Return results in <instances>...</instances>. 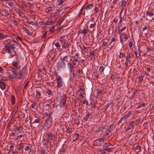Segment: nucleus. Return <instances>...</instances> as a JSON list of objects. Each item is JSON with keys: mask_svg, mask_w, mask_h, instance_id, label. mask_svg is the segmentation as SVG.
I'll return each instance as SVG.
<instances>
[{"mask_svg": "<svg viewBox=\"0 0 154 154\" xmlns=\"http://www.w3.org/2000/svg\"><path fill=\"white\" fill-rule=\"evenodd\" d=\"M134 53L136 54V56L137 57H139L140 55L141 51H139V52L137 53V52L135 51Z\"/></svg>", "mask_w": 154, "mask_h": 154, "instance_id": "nucleus-51", "label": "nucleus"}, {"mask_svg": "<svg viewBox=\"0 0 154 154\" xmlns=\"http://www.w3.org/2000/svg\"><path fill=\"white\" fill-rule=\"evenodd\" d=\"M5 85L4 82H3L1 84H0V88L3 90L5 88Z\"/></svg>", "mask_w": 154, "mask_h": 154, "instance_id": "nucleus-41", "label": "nucleus"}, {"mask_svg": "<svg viewBox=\"0 0 154 154\" xmlns=\"http://www.w3.org/2000/svg\"><path fill=\"white\" fill-rule=\"evenodd\" d=\"M96 50H94L91 51L88 55L89 58H90L91 59H94V57L95 56L96 54Z\"/></svg>", "mask_w": 154, "mask_h": 154, "instance_id": "nucleus-14", "label": "nucleus"}, {"mask_svg": "<svg viewBox=\"0 0 154 154\" xmlns=\"http://www.w3.org/2000/svg\"><path fill=\"white\" fill-rule=\"evenodd\" d=\"M99 11V9L98 7H96L95 9L94 13L98 12Z\"/></svg>", "mask_w": 154, "mask_h": 154, "instance_id": "nucleus-63", "label": "nucleus"}, {"mask_svg": "<svg viewBox=\"0 0 154 154\" xmlns=\"http://www.w3.org/2000/svg\"><path fill=\"white\" fill-rule=\"evenodd\" d=\"M24 150L26 153H29L31 150V147L28 146H26L25 147Z\"/></svg>", "mask_w": 154, "mask_h": 154, "instance_id": "nucleus-20", "label": "nucleus"}, {"mask_svg": "<svg viewBox=\"0 0 154 154\" xmlns=\"http://www.w3.org/2000/svg\"><path fill=\"white\" fill-rule=\"evenodd\" d=\"M93 4L88 5L86 6V9L87 10L93 8Z\"/></svg>", "mask_w": 154, "mask_h": 154, "instance_id": "nucleus-29", "label": "nucleus"}, {"mask_svg": "<svg viewBox=\"0 0 154 154\" xmlns=\"http://www.w3.org/2000/svg\"><path fill=\"white\" fill-rule=\"evenodd\" d=\"M128 1V0H123L121 4L122 7V8H123V9H125V10H126L125 9V5L127 2Z\"/></svg>", "mask_w": 154, "mask_h": 154, "instance_id": "nucleus-17", "label": "nucleus"}, {"mask_svg": "<svg viewBox=\"0 0 154 154\" xmlns=\"http://www.w3.org/2000/svg\"><path fill=\"white\" fill-rule=\"evenodd\" d=\"M140 146L139 145L135 147V149L137 150H138V152L141 151Z\"/></svg>", "mask_w": 154, "mask_h": 154, "instance_id": "nucleus-54", "label": "nucleus"}, {"mask_svg": "<svg viewBox=\"0 0 154 154\" xmlns=\"http://www.w3.org/2000/svg\"><path fill=\"white\" fill-rule=\"evenodd\" d=\"M90 116L88 113L85 116L83 117V120H84L85 122H86L88 120V119L90 117Z\"/></svg>", "mask_w": 154, "mask_h": 154, "instance_id": "nucleus-34", "label": "nucleus"}, {"mask_svg": "<svg viewBox=\"0 0 154 154\" xmlns=\"http://www.w3.org/2000/svg\"><path fill=\"white\" fill-rule=\"evenodd\" d=\"M125 57V54L123 53L122 52H120L119 57L120 59H121L122 61H123L124 60L123 59L122 57Z\"/></svg>", "mask_w": 154, "mask_h": 154, "instance_id": "nucleus-36", "label": "nucleus"}, {"mask_svg": "<svg viewBox=\"0 0 154 154\" xmlns=\"http://www.w3.org/2000/svg\"><path fill=\"white\" fill-rule=\"evenodd\" d=\"M126 10H125V14L123 15V17H120V19L121 20L120 21L119 23H121L122 21L125 18V19L126 18V17H125V16L126 15Z\"/></svg>", "mask_w": 154, "mask_h": 154, "instance_id": "nucleus-39", "label": "nucleus"}, {"mask_svg": "<svg viewBox=\"0 0 154 154\" xmlns=\"http://www.w3.org/2000/svg\"><path fill=\"white\" fill-rule=\"evenodd\" d=\"M106 152L104 150H99L97 151V154H106Z\"/></svg>", "mask_w": 154, "mask_h": 154, "instance_id": "nucleus-40", "label": "nucleus"}, {"mask_svg": "<svg viewBox=\"0 0 154 154\" xmlns=\"http://www.w3.org/2000/svg\"><path fill=\"white\" fill-rule=\"evenodd\" d=\"M131 114V112L130 111L128 112V113L124 116L125 121L128 119Z\"/></svg>", "mask_w": 154, "mask_h": 154, "instance_id": "nucleus-22", "label": "nucleus"}, {"mask_svg": "<svg viewBox=\"0 0 154 154\" xmlns=\"http://www.w3.org/2000/svg\"><path fill=\"white\" fill-rule=\"evenodd\" d=\"M105 68V67H104L103 65H101V64L100 65V67L99 70L101 74L102 73H103Z\"/></svg>", "mask_w": 154, "mask_h": 154, "instance_id": "nucleus-33", "label": "nucleus"}, {"mask_svg": "<svg viewBox=\"0 0 154 154\" xmlns=\"http://www.w3.org/2000/svg\"><path fill=\"white\" fill-rule=\"evenodd\" d=\"M16 128L17 131L18 133H21V131L22 130V127L20 126H17L16 127Z\"/></svg>", "mask_w": 154, "mask_h": 154, "instance_id": "nucleus-35", "label": "nucleus"}, {"mask_svg": "<svg viewBox=\"0 0 154 154\" xmlns=\"http://www.w3.org/2000/svg\"><path fill=\"white\" fill-rule=\"evenodd\" d=\"M18 146L19 147L18 148V149L19 150H20V149L23 148L24 146L23 143H21Z\"/></svg>", "mask_w": 154, "mask_h": 154, "instance_id": "nucleus-49", "label": "nucleus"}, {"mask_svg": "<svg viewBox=\"0 0 154 154\" xmlns=\"http://www.w3.org/2000/svg\"><path fill=\"white\" fill-rule=\"evenodd\" d=\"M6 3L10 6H11L13 5V3L10 0H7L6 1Z\"/></svg>", "mask_w": 154, "mask_h": 154, "instance_id": "nucleus-47", "label": "nucleus"}, {"mask_svg": "<svg viewBox=\"0 0 154 154\" xmlns=\"http://www.w3.org/2000/svg\"><path fill=\"white\" fill-rule=\"evenodd\" d=\"M50 132L48 133L47 134L48 139L51 140H54L56 137L55 134L54 129H51Z\"/></svg>", "mask_w": 154, "mask_h": 154, "instance_id": "nucleus-4", "label": "nucleus"}, {"mask_svg": "<svg viewBox=\"0 0 154 154\" xmlns=\"http://www.w3.org/2000/svg\"><path fill=\"white\" fill-rule=\"evenodd\" d=\"M66 66V64L64 62L60 61H58L57 64V69L59 71L64 69Z\"/></svg>", "mask_w": 154, "mask_h": 154, "instance_id": "nucleus-6", "label": "nucleus"}, {"mask_svg": "<svg viewBox=\"0 0 154 154\" xmlns=\"http://www.w3.org/2000/svg\"><path fill=\"white\" fill-rule=\"evenodd\" d=\"M46 93L48 95L50 96L51 95H53V94L52 93L51 91L50 90H48L46 92Z\"/></svg>", "mask_w": 154, "mask_h": 154, "instance_id": "nucleus-53", "label": "nucleus"}, {"mask_svg": "<svg viewBox=\"0 0 154 154\" xmlns=\"http://www.w3.org/2000/svg\"><path fill=\"white\" fill-rule=\"evenodd\" d=\"M4 38V36L3 34L2 33H0V40L3 39Z\"/></svg>", "mask_w": 154, "mask_h": 154, "instance_id": "nucleus-60", "label": "nucleus"}, {"mask_svg": "<svg viewBox=\"0 0 154 154\" xmlns=\"http://www.w3.org/2000/svg\"><path fill=\"white\" fill-rule=\"evenodd\" d=\"M12 64L14 67L12 68V72L14 77L18 79H22L26 74V68H23L22 69L18 71L20 69V67L18 65V62L16 61H13Z\"/></svg>", "mask_w": 154, "mask_h": 154, "instance_id": "nucleus-1", "label": "nucleus"}, {"mask_svg": "<svg viewBox=\"0 0 154 154\" xmlns=\"http://www.w3.org/2000/svg\"><path fill=\"white\" fill-rule=\"evenodd\" d=\"M41 121V119L40 117H36V118L33 122V123H38Z\"/></svg>", "mask_w": 154, "mask_h": 154, "instance_id": "nucleus-37", "label": "nucleus"}, {"mask_svg": "<svg viewBox=\"0 0 154 154\" xmlns=\"http://www.w3.org/2000/svg\"><path fill=\"white\" fill-rule=\"evenodd\" d=\"M104 126L103 125H100L99 127L97 128V130H96V132L97 133H98L100 131H102L103 129L104 128Z\"/></svg>", "mask_w": 154, "mask_h": 154, "instance_id": "nucleus-19", "label": "nucleus"}, {"mask_svg": "<svg viewBox=\"0 0 154 154\" xmlns=\"http://www.w3.org/2000/svg\"><path fill=\"white\" fill-rule=\"evenodd\" d=\"M61 98L62 100L59 103L60 106H63L64 105H65V104L66 103V95L63 94L61 97Z\"/></svg>", "mask_w": 154, "mask_h": 154, "instance_id": "nucleus-12", "label": "nucleus"}, {"mask_svg": "<svg viewBox=\"0 0 154 154\" xmlns=\"http://www.w3.org/2000/svg\"><path fill=\"white\" fill-rule=\"evenodd\" d=\"M16 13L20 17L24 18L25 19H27V17L24 14L22 11L21 9L19 8H16L15 9Z\"/></svg>", "mask_w": 154, "mask_h": 154, "instance_id": "nucleus-10", "label": "nucleus"}, {"mask_svg": "<svg viewBox=\"0 0 154 154\" xmlns=\"http://www.w3.org/2000/svg\"><path fill=\"white\" fill-rule=\"evenodd\" d=\"M15 97L14 96L12 95L11 96L10 101L12 105H14L15 103Z\"/></svg>", "mask_w": 154, "mask_h": 154, "instance_id": "nucleus-25", "label": "nucleus"}, {"mask_svg": "<svg viewBox=\"0 0 154 154\" xmlns=\"http://www.w3.org/2000/svg\"><path fill=\"white\" fill-rule=\"evenodd\" d=\"M108 40H107V41H103L102 42V47H103L104 49L108 47Z\"/></svg>", "mask_w": 154, "mask_h": 154, "instance_id": "nucleus-18", "label": "nucleus"}, {"mask_svg": "<svg viewBox=\"0 0 154 154\" xmlns=\"http://www.w3.org/2000/svg\"><path fill=\"white\" fill-rule=\"evenodd\" d=\"M120 26H118V30H117L116 31V32L117 33H119L120 32Z\"/></svg>", "mask_w": 154, "mask_h": 154, "instance_id": "nucleus-58", "label": "nucleus"}, {"mask_svg": "<svg viewBox=\"0 0 154 154\" xmlns=\"http://www.w3.org/2000/svg\"><path fill=\"white\" fill-rule=\"evenodd\" d=\"M24 31L28 35L29 34V31L28 29L25 28Z\"/></svg>", "mask_w": 154, "mask_h": 154, "instance_id": "nucleus-57", "label": "nucleus"}, {"mask_svg": "<svg viewBox=\"0 0 154 154\" xmlns=\"http://www.w3.org/2000/svg\"><path fill=\"white\" fill-rule=\"evenodd\" d=\"M88 31V29H87L84 28L83 30H80L78 31V33H83L85 35L87 34Z\"/></svg>", "mask_w": 154, "mask_h": 154, "instance_id": "nucleus-24", "label": "nucleus"}, {"mask_svg": "<svg viewBox=\"0 0 154 154\" xmlns=\"http://www.w3.org/2000/svg\"><path fill=\"white\" fill-rule=\"evenodd\" d=\"M127 56L126 58V60L128 62H131V57L130 55L131 54L127 53Z\"/></svg>", "mask_w": 154, "mask_h": 154, "instance_id": "nucleus-21", "label": "nucleus"}, {"mask_svg": "<svg viewBox=\"0 0 154 154\" xmlns=\"http://www.w3.org/2000/svg\"><path fill=\"white\" fill-rule=\"evenodd\" d=\"M95 25V24H90L89 27L91 28H92L93 27H94V26Z\"/></svg>", "mask_w": 154, "mask_h": 154, "instance_id": "nucleus-62", "label": "nucleus"}, {"mask_svg": "<svg viewBox=\"0 0 154 154\" xmlns=\"http://www.w3.org/2000/svg\"><path fill=\"white\" fill-rule=\"evenodd\" d=\"M135 124H136V123L134 121H133L130 122L127 125L128 127L126 128L125 132L126 133L130 130L133 129Z\"/></svg>", "mask_w": 154, "mask_h": 154, "instance_id": "nucleus-7", "label": "nucleus"}, {"mask_svg": "<svg viewBox=\"0 0 154 154\" xmlns=\"http://www.w3.org/2000/svg\"><path fill=\"white\" fill-rule=\"evenodd\" d=\"M12 22L14 23L15 26H17V25L18 23H17V21L15 20H12Z\"/></svg>", "mask_w": 154, "mask_h": 154, "instance_id": "nucleus-61", "label": "nucleus"}, {"mask_svg": "<svg viewBox=\"0 0 154 154\" xmlns=\"http://www.w3.org/2000/svg\"><path fill=\"white\" fill-rule=\"evenodd\" d=\"M67 66L69 69L70 73L72 72L74 70V68H75V67L73 66L72 63H69L67 64Z\"/></svg>", "mask_w": 154, "mask_h": 154, "instance_id": "nucleus-15", "label": "nucleus"}, {"mask_svg": "<svg viewBox=\"0 0 154 154\" xmlns=\"http://www.w3.org/2000/svg\"><path fill=\"white\" fill-rule=\"evenodd\" d=\"M97 96H101L102 95V91L101 90H100L98 91L97 93Z\"/></svg>", "mask_w": 154, "mask_h": 154, "instance_id": "nucleus-45", "label": "nucleus"}, {"mask_svg": "<svg viewBox=\"0 0 154 154\" xmlns=\"http://www.w3.org/2000/svg\"><path fill=\"white\" fill-rule=\"evenodd\" d=\"M133 44V43L132 42H128V46L131 48L132 47Z\"/></svg>", "mask_w": 154, "mask_h": 154, "instance_id": "nucleus-55", "label": "nucleus"}, {"mask_svg": "<svg viewBox=\"0 0 154 154\" xmlns=\"http://www.w3.org/2000/svg\"><path fill=\"white\" fill-rule=\"evenodd\" d=\"M82 102H83V103L84 105H87L88 104V102L86 100H83Z\"/></svg>", "mask_w": 154, "mask_h": 154, "instance_id": "nucleus-59", "label": "nucleus"}, {"mask_svg": "<svg viewBox=\"0 0 154 154\" xmlns=\"http://www.w3.org/2000/svg\"><path fill=\"white\" fill-rule=\"evenodd\" d=\"M57 78L56 79V82L57 83V87L60 88H61L63 86V82L62 81V79L61 77L60 76L57 77Z\"/></svg>", "mask_w": 154, "mask_h": 154, "instance_id": "nucleus-11", "label": "nucleus"}, {"mask_svg": "<svg viewBox=\"0 0 154 154\" xmlns=\"http://www.w3.org/2000/svg\"><path fill=\"white\" fill-rule=\"evenodd\" d=\"M124 42H125L127 38V36L126 35H125L124 34H123L122 35L121 38H120Z\"/></svg>", "mask_w": 154, "mask_h": 154, "instance_id": "nucleus-30", "label": "nucleus"}, {"mask_svg": "<svg viewBox=\"0 0 154 154\" xmlns=\"http://www.w3.org/2000/svg\"><path fill=\"white\" fill-rule=\"evenodd\" d=\"M72 129H66L65 131L66 135L68 137H70L72 133Z\"/></svg>", "mask_w": 154, "mask_h": 154, "instance_id": "nucleus-16", "label": "nucleus"}, {"mask_svg": "<svg viewBox=\"0 0 154 154\" xmlns=\"http://www.w3.org/2000/svg\"><path fill=\"white\" fill-rule=\"evenodd\" d=\"M55 27V26H53V27H52L51 28H50L48 29V31L51 32H53L54 30V29Z\"/></svg>", "mask_w": 154, "mask_h": 154, "instance_id": "nucleus-50", "label": "nucleus"}, {"mask_svg": "<svg viewBox=\"0 0 154 154\" xmlns=\"http://www.w3.org/2000/svg\"><path fill=\"white\" fill-rule=\"evenodd\" d=\"M113 124H111L109 126V128L108 129V131H109V132H111L112 131V128H111V127L113 126Z\"/></svg>", "mask_w": 154, "mask_h": 154, "instance_id": "nucleus-52", "label": "nucleus"}, {"mask_svg": "<svg viewBox=\"0 0 154 154\" xmlns=\"http://www.w3.org/2000/svg\"><path fill=\"white\" fill-rule=\"evenodd\" d=\"M3 11L5 15H8L11 13V11L10 10H7L5 9H3Z\"/></svg>", "mask_w": 154, "mask_h": 154, "instance_id": "nucleus-28", "label": "nucleus"}, {"mask_svg": "<svg viewBox=\"0 0 154 154\" xmlns=\"http://www.w3.org/2000/svg\"><path fill=\"white\" fill-rule=\"evenodd\" d=\"M143 75H140L138 77L139 82H141L143 80Z\"/></svg>", "mask_w": 154, "mask_h": 154, "instance_id": "nucleus-44", "label": "nucleus"}, {"mask_svg": "<svg viewBox=\"0 0 154 154\" xmlns=\"http://www.w3.org/2000/svg\"><path fill=\"white\" fill-rule=\"evenodd\" d=\"M54 9L52 7H49L45 9V11L47 13H49L50 11H52Z\"/></svg>", "mask_w": 154, "mask_h": 154, "instance_id": "nucleus-27", "label": "nucleus"}, {"mask_svg": "<svg viewBox=\"0 0 154 154\" xmlns=\"http://www.w3.org/2000/svg\"><path fill=\"white\" fill-rule=\"evenodd\" d=\"M52 121V118L51 116H43L41 121V124L44 125L43 128L46 130L51 126V123Z\"/></svg>", "mask_w": 154, "mask_h": 154, "instance_id": "nucleus-3", "label": "nucleus"}, {"mask_svg": "<svg viewBox=\"0 0 154 154\" xmlns=\"http://www.w3.org/2000/svg\"><path fill=\"white\" fill-rule=\"evenodd\" d=\"M117 38V36L115 35L114 37L112 38L111 39V42L110 44L112 43L113 42H115L116 41V39Z\"/></svg>", "mask_w": 154, "mask_h": 154, "instance_id": "nucleus-38", "label": "nucleus"}, {"mask_svg": "<svg viewBox=\"0 0 154 154\" xmlns=\"http://www.w3.org/2000/svg\"><path fill=\"white\" fill-rule=\"evenodd\" d=\"M36 96L37 98H43V96L41 95V93L39 91H36Z\"/></svg>", "mask_w": 154, "mask_h": 154, "instance_id": "nucleus-23", "label": "nucleus"}, {"mask_svg": "<svg viewBox=\"0 0 154 154\" xmlns=\"http://www.w3.org/2000/svg\"><path fill=\"white\" fill-rule=\"evenodd\" d=\"M78 61L76 59H75L72 61V64L74 65H78V63H77Z\"/></svg>", "mask_w": 154, "mask_h": 154, "instance_id": "nucleus-48", "label": "nucleus"}, {"mask_svg": "<svg viewBox=\"0 0 154 154\" xmlns=\"http://www.w3.org/2000/svg\"><path fill=\"white\" fill-rule=\"evenodd\" d=\"M104 140L103 138H99L95 140L93 143V145L95 146H99L103 144Z\"/></svg>", "mask_w": 154, "mask_h": 154, "instance_id": "nucleus-8", "label": "nucleus"}, {"mask_svg": "<svg viewBox=\"0 0 154 154\" xmlns=\"http://www.w3.org/2000/svg\"><path fill=\"white\" fill-rule=\"evenodd\" d=\"M146 15L147 16L151 17L153 16V13L151 11H149L146 13Z\"/></svg>", "mask_w": 154, "mask_h": 154, "instance_id": "nucleus-31", "label": "nucleus"}, {"mask_svg": "<svg viewBox=\"0 0 154 154\" xmlns=\"http://www.w3.org/2000/svg\"><path fill=\"white\" fill-rule=\"evenodd\" d=\"M27 23L29 24H31L33 25H35L36 23L35 22L30 21L29 20H27L26 21Z\"/></svg>", "mask_w": 154, "mask_h": 154, "instance_id": "nucleus-43", "label": "nucleus"}, {"mask_svg": "<svg viewBox=\"0 0 154 154\" xmlns=\"http://www.w3.org/2000/svg\"><path fill=\"white\" fill-rule=\"evenodd\" d=\"M60 42H61L62 45V48H68L69 47V44L67 41L66 40H60Z\"/></svg>", "mask_w": 154, "mask_h": 154, "instance_id": "nucleus-13", "label": "nucleus"}, {"mask_svg": "<svg viewBox=\"0 0 154 154\" xmlns=\"http://www.w3.org/2000/svg\"><path fill=\"white\" fill-rule=\"evenodd\" d=\"M18 108V106H17V108L13 111V114H14V115H15L17 111Z\"/></svg>", "mask_w": 154, "mask_h": 154, "instance_id": "nucleus-56", "label": "nucleus"}, {"mask_svg": "<svg viewBox=\"0 0 154 154\" xmlns=\"http://www.w3.org/2000/svg\"><path fill=\"white\" fill-rule=\"evenodd\" d=\"M70 56H65V61L67 62H69L71 60V58H69Z\"/></svg>", "mask_w": 154, "mask_h": 154, "instance_id": "nucleus-42", "label": "nucleus"}, {"mask_svg": "<svg viewBox=\"0 0 154 154\" xmlns=\"http://www.w3.org/2000/svg\"><path fill=\"white\" fill-rule=\"evenodd\" d=\"M57 20V18L55 16H52L49 18L46 22H45L46 25H48L52 24L55 22Z\"/></svg>", "mask_w": 154, "mask_h": 154, "instance_id": "nucleus-9", "label": "nucleus"}, {"mask_svg": "<svg viewBox=\"0 0 154 154\" xmlns=\"http://www.w3.org/2000/svg\"><path fill=\"white\" fill-rule=\"evenodd\" d=\"M18 43L19 41L18 39L17 38H14L11 37L10 39H8L4 42V43L5 45L4 49L7 52L10 54H11V50H12L14 52V54L12 55V56L16 55V52L14 50L15 48L14 46L18 44Z\"/></svg>", "mask_w": 154, "mask_h": 154, "instance_id": "nucleus-2", "label": "nucleus"}, {"mask_svg": "<svg viewBox=\"0 0 154 154\" xmlns=\"http://www.w3.org/2000/svg\"><path fill=\"white\" fill-rule=\"evenodd\" d=\"M65 1V0H57V3L58 5L63 4Z\"/></svg>", "mask_w": 154, "mask_h": 154, "instance_id": "nucleus-32", "label": "nucleus"}, {"mask_svg": "<svg viewBox=\"0 0 154 154\" xmlns=\"http://www.w3.org/2000/svg\"><path fill=\"white\" fill-rule=\"evenodd\" d=\"M141 118L140 117H139L137 119H136L135 122L136 123V124H139L140 122Z\"/></svg>", "mask_w": 154, "mask_h": 154, "instance_id": "nucleus-46", "label": "nucleus"}, {"mask_svg": "<svg viewBox=\"0 0 154 154\" xmlns=\"http://www.w3.org/2000/svg\"><path fill=\"white\" fill-rule=\"evenodd\" d=\"M104 150L108 152H111L112 150V145L109 143H106L102 146Z\"/></svg>", "mask_w": 154, "mask_h": 154, "instance_id": "nucleus-5", "label": "nucleus"}, {"mask_svg": "<svg viewBox=\"0 0 154 154\" xmlns=\"http://www.w3.org/2000/svg\"><path fill=\"white\" fill-rule=\"evenodd\" d=\"M56 47L58 51H61L62 50V48H60V45L59 42H57L55 44Z\"/></svg>", "mask_w": 154, "mask_h": 154, "instance_id": "nucleus-26", "label": "nucleus"}, {"mask_svg": "<svg viewBox=\"0 0 154 154\" xmlns=\"http://www.w3.org/2000/svg\"><path fill=\"white\" fill-rule=\"evenodd\" d=\"M4 69L2 67L0 66V72L2 73L4 72Z\"/></svg>", "mask_w": 154, "mask_h": 154, "instance_id": "nucleus-64", "label": "nucleus"}]
</instances>
